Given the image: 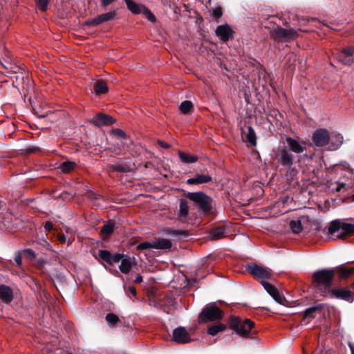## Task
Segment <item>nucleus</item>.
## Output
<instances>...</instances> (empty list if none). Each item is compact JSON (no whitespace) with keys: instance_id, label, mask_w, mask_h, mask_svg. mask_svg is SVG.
Listing matches in <instances>:
<instances>
[{"instance_id":"nucleus-1","label":"nucleus","mask_w":354,"mask_h":354,"mask_svg":"<svg viewBox=\"0 0 354 354\" xmlns=\"http://www.w3.org/2000/svg\"><path fill=\"white\" fill-rule=\"evenodd\" d=\"M335 270L333 269H323L315 272L313 274V281L320 288L321 295L327 289H331L332 281L334 277Z\"/></svg>"},{"instance_id":"nucleus-2","label":"nucleus","mask_w":354,"mask_h":354,"mask_svg":"<svg viewBox=\"0 0 354 354\" xmlns=\"http://www.w3.org/2000/svg\"><path fill=\"white\" fill-rule=\"evenodd\" d=\"M187 197L197 205L200 211L205 214H208L211 212L212 199L203 192H188Z\"/></svg>"},{"instance_id":"nucleus-3","label":"nucleus","mask_w":354,"mask_h":354,"mask_svg":"<svg viewBox=\"0 0 354 354\" xmlns=\"http://www.w3.org/2000/svg\"><path fill=\"white\" fill-rule=\"evenodd\" d=\"M328 232L330 234H336L338 239H344L347 235L354 233V224L335 220L330 223Z\"/></svg>"},{"instance_id":"nucleus-4","label":"nucleus","mask_w":354,"mask_h":354,"mask_svg":"<svg viewBox=\"0 0 354 354\" xmlns=\"http://www.w3.org/2000/svg\"><path fill=\"white\" fill-rule=\"evenodd\" d=\"M271 37L277 42H288L298 37L297 31L294 28H284L277 26L270 31Z\"/></svg>"},{"instance_id":"nucleus-5","label":"nucleus","mask_w":354,"mask_h":354,"mask_svg":"<svg viewBox=\"0 0 354 354\" xmlns=\"http://www.w3.org/2000/svg\"><path fill=\"white\" fill-rule=\"evenodd\" d=\"M230 326L239 335L248 337L251 329L254 326V322L249 319L241 321L237 317H232L230 319Z\"/></svg>"},{"instance_id":"nucleus-6","label":"nucleus","mask_w":354,"mask_h":354,"mask_svg":"<svg viewBox=\"0 0 354 354\" xmlns=\"http://www.w3.org/2000/svg\"><path fill=\"white\" fill-rule=\"evenodd\" d=\"M223 317L222 311L216 306L215 303L207 304L199 315L200 322L220 320Z\"/></svg>"},{"instance_id":"nucleus-7","label":"nucleus","mask_w":354,"mask_h":354,"mask_svg":"<svg viewBox=\"0 0 354 354\" xmlns=\"http://www.w3.org/2000/svg\"><path fill=\"white\" fill-rule=\"evenodd\" d=\"M322 296L333 297L351 303L354 301V295L346 288L325 290L322 292Z\"/></svg>"},{"instance_id":"nucleus-8","label":"nucleus","mask_w":354,"mask_h":354,"mask_svg":"<svg viewBox=\"0 0 354 354\" xmlns=\"http://www.w3.org/2000/svg\"><path fill=\"white\" fill-rule=\"evenodd\" d=\"M247 271L254 277L262 281L272 277L271 270L265 266H258L255 263H250L246 266Z\"/></svg>"},{"instance_id":"nucleus-9","label":"nucleus","mask_w":354,"mask_h":354,"mask_svg":"<svg viewBox=\"0 0 354 354\" xmlns=\"http://www.w3.org/2000/svg\"><path fill=\"white\" fill-rule=\"evenodd\" d=\"M0 63L1 66L6 71V73L7 75H16L15 77L16 80L24 78V73L25 72V70L21 66L12 63L8 59H5L3 62L0 61Z\"/></svg>"},{"instance_id":"nucleus-10","label":"nucleus","mask_w":354,"mask_h":354,"mask_svg":"<svg viewBox=\"0 0 354 354\" xmlns=\"http://www.w3.org/2000/svg\"><path fill=\"white\" fill-rule=\"evenodd\" d=\"M313 143L316 147L328 146L330 134L326 129H319L313 133Z\"/></svg>"},{"instance_id":"nucleus-11","label":"nucleus","mask_w":354,"mask_h":354,"mask_svg":"<svg viewBox=\"0 0 354 354\" xmlns=\"http://www.w3.org/2000/svg\"><path fill=\"white\" fill-rule=\"evenodd\" d=\"M278 161L283 166L291 168L294 162V157L292 153L286 148L279 149L277 154Z\"/></svg>"},{"instance_id":"nucleus-12","label":"nucleus","mask_w":354,"mask_h":354,"mask_svg":"<svg viewBox=\"0 0 354 354\" xmlns=\"http://www.w3.org/2000/svg\"><path fill=\"white\" fill-rule=\"evenodd\" d=\"M172 339L178 344H186L191 342L189 333L185 327L179 326L173 331Z\"/></svg>"},{"instance_id":"nucleus-13","label":"nucleus","mask_w":354,"mask_h":354,"mask_svg":"<svg viewBox=\"0 0 354 354\" xmlns=\"http://www.w3.org/2000/svg\"><path fill=\"white\" fill-rule=\"evenodd\" d=\"M116 15L115 11H110L98 15L97 17L86 21V24L88 26H97L102 23L111 21L114 19Z\"/></svg>"},{"instance_id":"nucleus-14","label":"nucleus","mask_w":354,"mask_h":354,"mask_svg":"<svg viewBox=\"0 0 354 354\" xmlns=\"http://www.w3.org/2000/svg\"><path fill=\"white\" fill-rule=\"evenodd\" d=\"M91 122L95 126L102 127L113 124L115 120L109 115L100 113L91 120Z\"/></svg>"},{"instance_id":"nucleus-15","label":"nucleus","mask_w":354,"mask_h":354,"mask_svg":"<svg viewBox=\"0 0 354 354\" xmlns=\"http://www.w3.org/2000/svg\"><path fill=\"white\" fill-rule=\"evenodd\" d=\"M339 61L345 65H351L354 62V48H344L338 56Z\"/></svg>"},{"instance_id":"nucleus-16","label":"nucleus","mask_w":354,"mask_h":354,"mask_svg":"<svg viewBox=\"0 0 354 354\" xmlns=\"http://www.w3.org/2000/svg\"><path fill=\"white\" fill-rule=\"evenodd\" d=\"M261 284L264 289L267 291V292L278 303L282 304L283 298L279 294L277 288L272 284L266 281H262Z\"/></svg>"},{"instance_id":"nucleus-17","label":"nucleus","mask_w":354,"mask_h":354,"mask_svg":"<svg viewBox=\"0 0 354 354\" xmlns=\"http://www.w3.org/2000/svg\"><path fill=\"white\" fill-rule=\"evenodd\" d=\"M286 141L289 149L295 153H303L306 149L304 143H301L292 138L288 137Z\"/></svg>"},{"instance_id":"nucleus-18","label":"nucleus","mask_w":354,"mask_h":354,"mask_svg":"<svg viewBox=\"0 0 354 354\" xmlns=\"http://www.w3.org/2000/svg\"><path fill=\"white\" fill-rule=\"evenodd\" d=\"M343 136L339 133H332L330 134V140L328 143V149L335 151L339 149L343 143Z\"/></svg>"},{"instance_id":"nucleus-19","label":"nucleus","mask_w":354,"mask_h":354,"mask_svg":"<svg viewBox=\"0 0 354 354\" xmlns=\"http://www.w3.org/2000/svg\"><path fill=\"white\" fill-rule=\"evenodd\" d=\"M216 35L223 41L229 40L232 34V30L227 24L218 26L216 29Z\"/></svg>"},{"instance_id":"nucleus-20","label":"nucleus","mask_w":354,"mask_h":354,"mask_svg":"<svg viewBox=\"0 0 354 354\" xmlns=\"http://www.w3.org/2000/svg\"><path fill=\"white\" fill-rule=\"evenodd\" d=\"M12 290L8 286H0V300L6 304H10L13 299Z\"/></svg>"},{"instance_id":"nucleus-21","label":"nucleus","mask_w":354,"mask_h":354,"mask_svg":"<svg viewBox=\"0 0 354 354\" xmlns=\"http://www.w3.org/2000/svg\"><path fill=\"white\" fill-rule=\"evenodd\" d=\"M333 270L340 279H346L354 273V267H348L344 264L340 265Z\"/></svg>"},{"instance_id":"nucleus-22","label":"nucleus","mask_w":354,"mask_h":354,"mask_svg":"<svg viewBox=\"0 0 354 354\" xmlns=\"http://www.w3.org/2000/svg\"><path fill=\"white\" fill-rule=\"evenodd\" d=\"M113 136L118 141L121 142L124 146H129L131 143L130 138L121 129H115L111 131Z\"/></svg>"},{"instance_id":"nucleus-23","label":"nucleus","mask_w":354,"mask_h":354,"mask_svg":"<svg viewBox=\"0 0 354 354\" xmlns=\"http://www.w3.org/2000/svg\"><path fill=\"white\" fill-rule=\"evenodd\" d=\"M154 249L158 250H169L172 246V243L170 240L163 238H155L153 239Z\"/></svg>"},{"instance_id":"nucleus-24","label":"nucleus","mask_w":354,"mask_h":354,"mask_svg":"<svg viewBox=\"0 0 354 354\" xmlns=\"http://www.w3.org/2000/svg\"><path fill=\"white\" fill-rule=\"evenodd\" d=\"M212 180V177L207 174H197L194 178L187 180L189 184H203Z\"/></svg>"},{"instance_id":"nucleus-25","label":"nucleus","mask_w":354,"mask_h":354,"mask_svg":"<svg viewBox=\"0 0 354 354\" xmlns=\"http://www.w3.org/2000/svg\"><path fill=\"white\" fill-rule=\"evenodd\" d=\"M93 88L97 95L105 93L109 90L106 82L102 80H97L93 84Z\"/></svg>"},{"instance_id":"nucleus-26","label":"nucleus","mask_w":354,"mask_h":354,"mask_svg":"<svg viewBox=\"0 0 354 354\" xmlns=\"http://www.w3.org/2000/svg\"><path fill=\"white\" fill-rule=\"evenodd\" d=\"M125 3L128 7V8L135 14H140L142 12V10H144L145 7L142 5L138 4L131 0H125Z\"/></svg>"},{"instance_id":"nucleus-27","label":"nucleus","mask_w":354,"mask_h":354,"mask_svg":"<svg viewBox=\"0 0 354 354\" xmlns=\"http://www.w3.org/2000/svg\"><path fill=\"white\" fill-rule=\"evenodd\" d=\"M115 229V223L110 221L104 224L101 229V234L104 237H108L111 234L113 233Z\"/></svg>"},{"instance_id":"nucleus-28","label":"nucleus","mask_w":354,"mask_h":354,"mask_svg":"<svg viewBox=\"0 0 354 354\" xmlns=\"http://www.w3.org/2000/svg\"><path fill=\"white\" fill-rule=\"evenodd\" d=\"M133 266V263L129 258L125 257L122 259L120 265V270L122 273L127 274L130 272Z\"/></svg>"},{"instance_id":"nucleus-29","label":"nucleus","mask_w":354,"mask_h":354,"mask_svg":"<svg viewBox=\"0 0 354 354\" xmlns=\"http://www.w3.org/2000/svg\"><path fill=\"white\" fill-rule=\"evenodd\" d=\"M178 155L180 160L184 163H193L198 160L196 156L190 155L182 151H179Z\"/></svg>"},{"instance_id":"nucleus-30","label":"nucleus","mask_w":354,"mask_h":354,"mask_svg":"<svg viewBox=\"0 0 354 354\" xmlns=\"http://www.w3.org/2000/svg\"><path fill=\"white\" fill-rule=\"evenodd\" d=\"M105 319L108 326L111 328L115 326L118 323L121 322L118 316L112 313H108L106 315Z\"/></svg>"},{"instance_id":"nucleus-31","label":"nucleus","mask_w":354,"mask_h":354,"mask_svg":"<svg viewBox=\"0 0 354 354\" xmlns=\"http://www.w3.org/2000/svg\"><path fill=\"white\" fill-rule=\"evenodd\" d=\"M75 166L76 163L75 162L68 160L62 162L59 167V169L63 173H69L75 168Z\"/></svg>"},{"instance_id":"nucleus-32","label":"nucleus","mask_w":354,"mask_h":354,"mask_svg":"<svg viewBox=\"0 0 354 354\" xmlns=\"http://www.w3.org/2000/svg\"><path fill=\"white\" fill-rule=\"evenodd\" d=\"M189 214V206L186 201L180 200L179 216L181 218H186Z\"/></svg>"},{"instance_id":"nucleus-33","label":"nucleus","mask_w":354,"mask_h":354,"mask_svg":"<svg viewBox=\"0 0 354 354\" xmlns=\"http://www.w3.org/2000/svg\"><path fill=\"white\" fill-rule=\"evenodd\" d=\"M225 228L223 226H219L212 230L211 232V236L212 239H218L225 236Z\"/></svg>"},{"instance_id":"nucleus-34","label":"nucleus","mask_w":354,"mask_h":354,"mask_svg":"<svg viewBox=\"0 0 354 354\" xmlns=\"http://www.w3.org/2000/svg\"><path fill=\"white\" fill-rule=\"evenodd\" d=\"M290 228L293 233L298 234L303 230L301 222L299 220H293L290 222Z\"/></svg>"},{"instance_id":"nucleus-35","label":"nucleus","mask_w":354,"mask_h":354,"mask_svg":"<svg viewBox=\"0 0 354 354\" xmlns=\"http://www.w3.org/2000/svg\"><path fill=\"white\" fill-rule=\"evenodd\" d=\"M179 109L183 114H187L192 110L193 104L191 101L189 100L183 101L180 104Z\"/></svg>"},{"instance_id":"nucleus-36","label":"nucleus","mask_w":354,"mask_h":354,"mask_svg":"<svg viewBox=\"0 0 354 354\" xmlns=\"http://www.w3.org/2000/svg\"><path fill=\"white\" fill-rule=\"evenodd\" d=\"M247 141L252 145L256 146V134L254 129L251 127H248V131L246 134Z\"/></svg>"},{"instance_id":"nucleus-37","label":"nucleus","mask_w":354,"mask_h":354,"mask_svg":"<svg viewBox=\"0 0 354 354\" xmlns=\"http://www.w3.org/2000/svg\"><path fill=\"white\" fill-rule=\"evenodd\" d=\"M225 329V326L224 324H215L214 326H210L207 330V333H208V334H209L211 335H215L218 333L223 331Z\"/></svg>"},{"instance_id":"nucleus-38","label":"nucleus","mask_w":354,"mask_h":354,"mask_svg":"<svg viewBox=\"0 0 354 354\" xmlns=\"http://www.w3.org/2000/svg\"><path fill=\"white\" fill-rule=\"evenodd\" d=\"M99 257L109 264H111V254L108 250H101L99 251Z\"/></svg>"},{"instance_id":"nucleus-39","label":"nucleus","mask_w":354,"mask_h":354,"mask_svg":"<svg viewBox=\"0 0 354 354\" xmlns=\"http://www.w3.org/2000/svg\"><path fill=\"white\" fill-rule=\"evenodd\" d=\"M318 310H319V307L318 306H312V307L308 308L304 311V318L306 319V318H312V317H313V314L314 313H315Z\"/></svg>"},{"instance_id":"nucleus-40","label":"nucleus","mask_w":354,"mask_h":354,"mask_svg":"<svg viewBox=\"0 0 354 354\" xmlns=\"http://www.w3.org/2000/svg\"><path fill=\"white\" fill-rule=\"evenodd\" d=\"M151 248H154L153 241L152 242H142L138 245V249L140 250H146Z\"/></svg>"},{"instance_id":"nucleus-41","label":"nucleus","mask_w":354,"mask_h":354,"mask_svg":"<svg viewBox=\"0 0 354 354\" xmlns=\"http://www.w3.org/2000/svg\"><path fill=\"white\" fill-rule=\"evenodd\" d=\"M142 13L148 19L149 21H150L151 22H153L156 21V17L153 15V14L146 7H145Z\"/></svg>"},{"instance_id":"nucleus-42","label":"nucleus","mask_w":354,"mask_h":354,"mask_svg":"<svg viewBox=\"0 0 354 354\" xmlns=\"http://www.w3.org/2000/svg\"><path fill=\"white\" fill-rule=\"evenodd\" d=\"M49 0H37V6L42 11H46L48 9Z\"/></svg>"},{"instance_id":"nucleus-43","label":"nucleus","mask_w":354,"mask_h":354,"mask_svg":"<svg viewBox=\"0 0 354 354\" xmlns=\"http://www.w3.org/2000/svg\"><path fill=\"white\" fill-rule=\"evenodd\" d=\"M211 15L215 18H220L223 15V10L219 6L216 7L211 10Z\"/></svg>"},{"instance_id":"nucleus-44","label":"nucleus","mask_w":354,"mask_h":354,"mask_svg":"<svg viewBox=\"0 0 354 354\" xmlns=\"http://www.w3.org/2000/svg\"><path fill=\"white\" fill-rule=\"evenodd\" d=\"M115 169L122 172L129 171V167L124 164H118L114 167Z\"/></svg>"},{"instance_id":"nucleus-45","label":"nucleus","mask_w":354,"mask_h":354,"mask_svg":"<svg viewBox=\"0 0 354 354\" xmlns=\"http://www.w3.org/2000/svg\"><path fill=\"white\" fill-rule=\"evenodd\" d=\"M165 234L171 236H177L180 234H185V232L180 230H167L165 231Z\"/></svg>"},{"instance_id":"nucleus-46","label":"nucleus","mask_w":354,"mask_h":354,"mask_svg":"<svg viewBox=\"0 0 354 354\" xmlns=\"http://www.w3.org/2000/svg\"><path fill=\"white\" fill-rule=\"evenodd\" d=\"M122 255L119 254V253H116L114 255H112L111 254V264L113 263H118L120 261H122Z\"/></svg>"},{"instance_id":"nucleus-47","label":"nucleus","mask_w":354,"mask_h":354,"mask_svg":"<svg viewBox=\"0 0 354 354\" xmlns=\"http://www.w3.org/2000/svg\"><path fill=\"white\" fill-rule=\"evenodd\" d=\"M57 239L61 243H68V245L71 244L70 240L64 234H58Z\"/></svg>"},{"instance_id":"nucleus-48","label":"nucleus","mask_w":354,"mask_h":354,"mask_svg":"<svg viewBox=\"0 0 354 354\" xmlns=\"http://www.w3.org/2000/svg\"><path fill=\"white\" fill-rule=\"evenodd\" d=\"M115 0H101V6L104 8L106 7L107 6L110 5L113 2H114Z\"/></svg>"},{"instance_id":"nucleus-49","label":"nucleus","mask_w":354,"mask_h":354,"mask_svg":"<svg viewBox=\"0 0 354 354\" xmlns=\"http://www.w3.org/2000/svg\"><path fill=\"white\" fill-rule=\"evenodd\" d=\"M44 228L47 231H50L53 228V224L50 221H46L44 225Z\"/></svg>"},{"instance_id":"nucleus-50","label":"nucleus","mask_w":354,"mask_h":354,"mask_svg":"<svg viewBox=\"0 0 354 354\" xmlns=\"http://www.w3.org/2000/svg\"><path fill=\"white\" fill-rule=\"evenodd\" d=\"M39 151V147H29L28 148H26V151L27 153H32V152H36V151Z\"/></svg>"},{"instance_id":"nucleus-51","label":"nucleus","mask_w":354,"mask_h":354,"mask_svg":"<svg viewBox=\"0 0 354 354\" xmlns=\"http://www.w3.org/2000/svg\"><path fill=\"white\" fill-rule=\"evenodd\" d=\"M15 262L17 263V264L18 266H21V257L19 254H17L15 257Z\"/></svg>"},{"instance_id":"nucleus-52","label":"nucleus","mask_w":354,"mask_h":354,"mask_svg":"<svg viewBox=\"0 0 354 354\" xmlns=\"http://www.w3.org/2000/svg\"><path fill=\"white\" fill-rule=\"evenodd\" d=\"M158 143L160 146H161L162 147H164L165 149H168L169 147V145H168L167 143H166L163 141L158 140Z\"/></svg>"},{"instance_id":"nucleus-53","label":"nucleus","mask_w":354,"mask_h":354,"mask_svg":"<svg viewBox=\"0 0 354 354\" xmlns=\"http://www.w3.org/2000/svg\"><path fill=\"white\" fill-rule=\"evenodd\" d=\"M142 281V277L140 274H138L135 279V282L137 283H140Z\"/></svg>"},{"instance_id":"nucleus-54","label":"nucleus","mask_w":354,"mask_h":354,"mask_svg":"<svg viewBox=\"0 0 354 354\" xmlns=\"http://www.w3.org/2000/svg\"><path fill=\"white\" fill-rule=\"evenodd\" d=\"M348 346L351 349V354H354V343L353 342H348Z\"/></svg>"},{"instance_id":"nucleus-55","label":"nucleus","mask_w":354,"mask_h":354,"mask_svg":"<svg viewBox=\"0 0 354 354\" xmlns=\"http://www.w3.org/2000/svg\"><path fill=\"white\" fill-rule=\"evenodd\" d=\"M129 292H130L131 294H133V295H136V288H135L134 287H132V286H131V287H129Z\"/></svg>"},{"instance_id":"nucleus-56","label":"nucleus","mask_w":354,"mask_h":354,"mask_svg":"<svg viewBox=\"0 0 354 354\" xmlns=\"http://www.w3.org/2000/svg\"><path fill=\"white\" fill-rule=\"evenodd\" d=\"M4 225L7 227V228H12L14 226L13 224H11V223L10 224L8 223L7 225L6 223H4Z\"/></svg>"},{"instance_id":"nucleus-57","label":"nucleus","mask_w":354,"mask_h":354,"mask_svg":"<svg viewBox=\"0 0 354 354\" xmlns=\"http://www.w3.org/2000/svg\"><path fill=\"white\" fill-rule=\"evenodd\" d=\"M352 198L354 201V193H353V195L352 196Z\"/></svg>"}]
</instances>
